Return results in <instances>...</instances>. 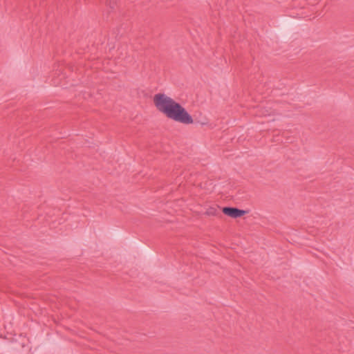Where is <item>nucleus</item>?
Returning <instances> with one entry per match:
<instances>
[{
  "mask_svg": "<svg viewBox=\"0 0 354 354\" xmlns=\"http://www.w3.org/2000/svg\"><path fill=\"white\" fill-rule=\"evenodd\" d=\"M217 214H218L217 209L215 207H212L208 208L205 213V214H206L207 216H216Z\"/></svg>",
  "mask_w": 354,
  "mask_h": 354,
  "instance_id": "nucleus-3",
  "label": "nucleus"
},
{
  "mask_svg": "<svg viewBox=\"0 0 354 354\" xmlns=\"http://www.w3.org/2000/svg\"><path fill=\"white\" fill-rule=\"evenodd\" d=\"M106 3L111 10H114L116 6L115 0H106Z\"/></svg>",
  "mask_w": 354,
  "mask_h": 354,
  "instance_id": "nucleus-4",
  "label": "nucleus"
},
{
  "mask_svg": "<svg viewBox=\"0 0 354 354\" xmlns=\"http://www.w3.org/2000/svg\"><path fill=\"white\" fill-rule=\"evenodd\" d=\"M222 212L230 217L236 218L243 216L247 212L237 207H224L222 209Z\"/></svg>",
  "mask_w": 354,
  "mask_h": 354,
  "instance_id": "nucleus-2",
  "label": "nucleus"
},
{
  "mask_svg": "<svg viewBox=\"0 0 354 354\" xmlns=\"http://www.w3.org/2000/svg\"><path fill=\"white\" fill-rule=\"evenodd\" d=\"M156 109L168 118L184 124L194 122L192 115L178 102L164 93H157L153 97Z\"/></svg>",
  "mask_w": 354,
  "mask_h": 354,
  "instance_id": "nucleus-1",
  "label": "nucleus"
}]
</instances>
